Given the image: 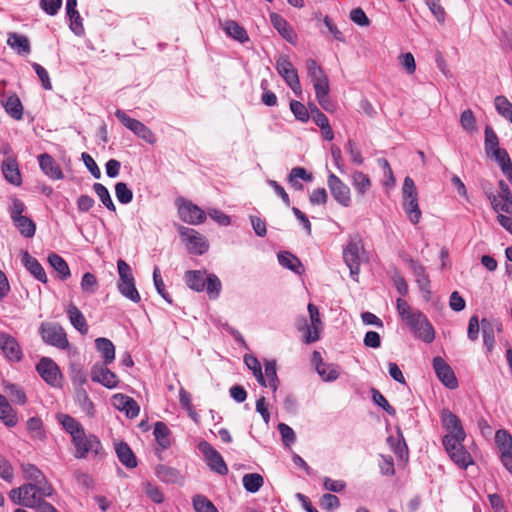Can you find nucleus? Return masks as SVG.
<instances>
[{
    "mask_svg": "<svg viewBox=\"0 0 512 512\" xmlns=\"http://www.w3.org/2000/svg\"><path fill=\"white\" fill-rule=\"evenodd\" d=\"M433 368L439 380L448 388L454 389L457 387V379L452 368L441 357L433 359Z\"/></svg>",
    "mask_w": 512,
    "mask_h": 512,
    "instance_id": "obj_16",
    "label": "nucleus"
},
{
    "mask_svg": "<svg viewBox=\"0 0 512 512\" xmlns=\"http://www.w3.org/2000/svg\"><path fill=\"white\" fill-rule=\"evenodd\" d=\"M12 221L23 237L32 238L35 235L36 225L29 217L21 216Z\"/></svg>",
    "mask_w": 512,
    "mask_h": 512,
    "instance_id": "obj_32",
    "label": "nucleus"
},
{
    "mask_svg": "<svg viewBox=\"0 0 512 512\" xmlns=\"http://www.w3.org/2000/svg\"><path fill=\"white\" fill-rule=\"evenodd\" d=\"M115 450L119 461L127 468H134L137 466L136 457L127 443H117L115 445Z\"/></svg>",
    "mask_w": 512,
    "mask_h": 512,
    "instance_id": "obj_24",
    "label": "nucleus"
},
{
    "mask_svg": "<svg viewBox=\"0 0 512 512\" xmlns=\"http://www.w3.org/2000/svg\"><path fill=\"white\" fill-rule=\"evenodd\" d=\"M95 346L98 352L101 353L106 365L111 364L115 359V346L107 338L99 337L95 340Z\"/></svg>",
    "mask_w": 512,
    "mask_h": 512,
    "instance_id": "obj_23",
    "label": "nucleus"
},
{
    "mask_svg": "<svg viewBox=\"0 0 512 512\" xmlns=\"http://www.w3.org/2000/svg\"><path fill=\"white\" fill-rule=\"evenodd\" d=\"M31 484L34 486V490H36L37 496L41 499L42 497H49L53 494L54 489L52 485L47 481L45 476H43V479Z\"/></svg>",
    "mask_w": 512,
    "mask_h": 512,
    "instance_id": "obj_60",
    "label": "nucleus"
},
{
    "mask_svg": "<svg viewBox=\"0 0 512 512\" xmlns=\"http://www.w3.org/2000/svg\"><path fill=\"white\" fill-rule=\"evenodd\" d=\"M494 104L497 112L512 123V103L504 96H497Z\"/></svg>",
    "mask_w": 512,
    "mask_h": 512,
    "instance_id": "obj_49",
    "label": "nucleus"
},
{
    "mask_svg": "<svg viewBox=\"0 0 512 512\" xmlns=\"http://www.w3.org/2000/svg\"><path fill=\"white\" fill-rule=\"evenodd\" d=\"M57 418L65 431L71 436L75 447L74 457L76 459H85L90 454L95 456L100 454L102 444L97 436L87 434L82 424L67 414H60Z\"/></svg>",
    "mask_w": 512,
    "mask_h": 512,
    "instance_id": "obj_1",
    "label": "nucleus"
},
{
    "mask_svg": "<svg viewBox=\"0 0 512 512\" xmlns=\"http://www.w3.org/2000/svg\"><path fill=\"white\" fill-rule=\"evenodd\" d=\"M40 334L42 340L51 346L59 349H66L69 345L67 335L64 329L56 323L43 322L40 325Z\"/></svg>",
    "mask_w": 512,
    "mask_h": 512,
    "instance_id": "obj_6",
    "label": "nucleus"
},
{
    "mask_svg": "<svg viewBox=\"0 0 512 512\" xmlns=\"http://www.w3.org/2000/svg\"><path fill=\"white\" fill-rule=\"evenodd\" d=\"M270 21L274 28L288 41H292L294 38V33L290 28L287 21L277 13H271Z\"/></svg>",
    "mask_w": 512,
    "mask_h": 512,
    "instance_id": "obj_33",
    "label": "nucleus"
},
{
    "mask_svg": "<svg viewBox=\"0 0 512 512\" xmlns=\"http://www.w3.org/2000/svg\"><path fill=\"white\" fill-rule=\"evenodd\" d=\"M21 468L26 479L33 482L43 479L44 474L35 465L27 463L23 464Z\"/></svg>",
    "mask_w": 512,
    "mask_h": 512,
    "instance_id": "obj_64",
    "label": "nucleus"
},
{
    "mask_svg": "<svg viewBox=\"0 0 512 512\" xmlns=\"http://www.w3.org/2000/svg\"><path fill=\"white\" fill-rule=\"evenodd\" d=\"M221 281L215 274H209L206 278L205 289L211 299H216L221 291Z\"/></svg>",
    "mask_w": 512,
    "mask_h": 512,
    "instance_id": "obj_51",
    "label": "nucleus"
},
{
    "mask_svg": "<svg viewBox=\"0 0 512 512\" xmlns=\"http://www.w3.org/2000/svg\"><path fill=\"white\" fill-rule=\"evenodd\" d=\"M76 401L86 415L89 417L94 416V404L83 387L76 388Z\"/></svg>",
    "mask_w": 512,
    "mask_h": 512,
    "instance_id": "obj_39",
    "label": "nucleus"
},
{
    "mask_svg": "<svg viewBox=\"0 0 512 512\" xmlns=\"http://www.w3.org/2000/svg\"><path fill=\"white\" fill-rule=\"evenodd\" d=\"M117 269L119 274V281L117 284L119 292L130 301L139 303L141 301V297L136 289L134 276L130 266L124 260L119 259L117 262Z\"/></svg>",
    "mask_w": 512,
    "mask_h": 512,
    "instance_id": "obj_3",
    "label": "nucleus"
},
{
    "mask_svg": "<svg viewBox=\"0 0 512 512\" xmlns=\"http://www.w3.org/2000/svg\"><path fill=\"white\" fill-rule=\"evenodd\" d=\"M222 28L229 37L241 43L249 40L246 30L233 20L224 21L222 23Z\"/></svg>",
    "mask_w": 512,
    "mask_h": 512,
    "instance_id": "obj_25",
    "label": "nucleus"
},
{
    "mask_svg": "<svg viewBox=\"0 0 512 512\" xmlns=\"http://www.w3.org/2000/svg\"><path fill=\"white\" fill-rule=\"evenodd\" d=\"M396 308L402 321L413 331L417 338L425 343L434 341L435 330L420 310L412 309L403 298L397 299Z\"/></svg>",
    "mask_w": 512,
    "mask_h": 512,
    "instance_id": "obj_2",
    "label": "nucleus"
},
{
    "mask_svg": "<svg viewBox=\"0 0 512 512\" xmlns=\"http://www.w3.org/2000/svg\"><path fill=\"white\" fill-rule=\"evenodd\" d=\"M441 419L443 427L448 431V433H456L460 431H464L459 418L453 414L448 409H444L441 413Z\"/></svg>",
    "mask_w": 512,
    "mask_h": 512,
    "instance_id": "obj_34",
    "label": "nucleus"
},
{
    "mask_svg": "<svg viewBox=\"0 0 512 512\" xmlns=\"http://www.w3.org/2000/svg\"><path fill=\"white\" fill-rule=\"evenodd\" d=\"M169 428L167 425L163 422H157L154 427V436L158 442V444L166 449L170 446V440H169Z\"/></svg>",
    "mask_w": 512,
    "mask_h": 512,
    "instance_id": "obj_44",
    "label": "nucleus"
},
{
    "mask_svg": "<svg viewBox=\"0 0 512 512\" xmlns=\"http://www.w3.org/2000/svg\"><path fill=\"white\" fill-rule=\"evenodd\" d=\"M95 194L99 197L102 204L110 211L115 212L116 207L112 201L108 189L101 183H95L93 185Z\"/></svg>",
    "mask_w": 512,
    "mask_h": 512,
    "instance_id": "obj_45",
    "label": "nucleus"
},
{
    "mask_svg": "<svg viewBox=\"0 0 512 512\" xmlns=\"http://www.w3.org/2000/svg\"><path fill=\"white\" fill-rule=\"evenodd\" d=\"M49 264L57 271L60 278L66 280L70 277V269L67 262L58 254L52 253L48 256Z\"/></svg>",
    "mask_w": 512,
    "mask_h": 512,
    "instance_id": "obj_37",
    "label": "nucleus"
},
{
    "mask_svg": "<svg viewBox=\"0 0 512 512\" xmlns=\"http://www.w3.org/2000/svg\"><path fill=\"white\" fill-rule=\"evenodd\" d=\"M495 443L500 454L512 450V435L505 429H499L495 433Z\"/></svg>",
    "mask_w": 512,
    "mask_h": 512,
    "instance_id": "obj_43",
    "label": "nucleus"
},
{
    "mask_svg": "<svg viewBox=\"0 0 512 512\" xmlns=\"http://www.w3.org/2000/svg\"><path fill=\"white\" fill-rule=\"evenodd\" d=\"M290 109L297 120L301 122H307L309 120L310 115L308 109L301 102L292 100L290 102Z\"/></svg>",
    "mask_w": 512,
    "mask_h": 512,
    "instance_id": "obj_58",
    "label": "nucleus"
},
{
    "mask_svg": "<svg viewBox=\"0 0 512 512\" xmlns=\"http://www.w3.org/2000/svg\"><path fill=\"white\" fill-rule=\"evenodd\" d=\"M70 377L73 384L82 387L87 383V375L83 368L78 364H72L70 366Z\"/></svg>",
    "mask_w": 512,
    "mask_h": 512,
    "instance_id": "obj_59",
    "label": "nucleus"
},
{
    "mask_svg": "<svg viewBox=\"0 0 512 512\" xmlns=\"http://www.w3.org/2000/svg\"><path fill=\"white\" fill-rule=\"evenodd\" d=\"M485 151L487 155H490L496 149H501L499 147V140L494 132V130L490 126H486L485 128Z\"/></svg>",
    "mask_w": 512,
    "mask_h": 512,
    "instance_id": "obj_53",
    "label": "nucleus"
},
{
    "mask_svg": "<svg viewBox=\"0 0 512 512\" xmlns=\"http://www.w3.org/2000/svg\"><path fill=\"white\" fill-rule=\"evenodd\" d=\"M1 170L4 178L12 185L20 186L22 177L15 157L8 156L1 163Z\"/></svg>",
    "mask_w": 512,
    "mask_h": 512,
    "instance_id": "obj_19",
    "label": "nucleus"
},
{
    "mask_svg": "<svg viewBox=\"0 0 512 512\" xmlns=\"http://www.w3.org/2000/svg\"><path fill=\"white\" fill-rule=\"evenodd\" d=\"M22 263L25 268L40 282H47V275L39 261L32 257L27 251L22 253Z\"/></svg>",
    "mask_w": 512,
    "mask_h": 512,
    "instance_id": "obj_21",
    "label": "nucleus"
},
{
    "mask_svg": "<svg viewBox=\"0 0 512 512\" xmlns=\"http://www.w3.org/2000/svg\"><path fill=\"white\" fill-rule=\"evenodd\" d=\"M7 44L19 54H28L31 50L28 38L18 33H10L8 35Z\"/></svg>",
    "mask_w": 512,
    "mask_h": 512,
    "instance_id": "obj_30",
    "label": "nucleus"
},
{
    "mask_svg": "<svg viewBox=\"0 0 512 512\" xmlns=\"http://www.w3.org/2000/svg\"><path fill=\"white\" fill-rule=\"evenodd\" d=\"M306 69L307 74L311 78L312 82L326 76L322 68L317 64V62L314 59L310 58L306 61Z\"/></svg>",
    "mask_w": 512,
    "mask_h": 512,
    "instance_id": "obj_63",
    "label": "nucleus"
},
{
    "mask_svg": "<svg viewBox=\"0 0 512 512\" xmlns=\"http://www.w3.org/2000/svg\"><path fill=\"white\" fill-rule=\"evenodd\" d=\"M328 186L334 199L344 207L351 203L350 188L335 174L328 176Z\"/></svg>",
    "mask_w": 512,
    "mask_h": 512,
    "instance_id": "obj_14",
    "label": "nucleus"
},
{
    "mask_svg": "<svg viewBox=\"0 0 512 512\" xmlns=\"http://www.w3.org/2000/svg\"><path fill=\"white\" fill-rule=\"evenodd\" d=\"M279 263L294 272L299 273V269L302 268V264L299 259L291 254L290 252H282L278 254Z\"/></svg>",
    "mask_w": 512,
    "mask_h": 512,
    "instance_id": "obj_46",
    "label": "nucleus"
},
{
    "mask_svg": "<svg viewBox=\"0 0 512 512\" xmlns=\"http://www.w3.org/2000/svg\"><path fill=\"white\" fill-rule=\"evenodd\" d=\"M466 437L465 431H458L456 433H448L443 438V445L447 453H451L454 450L461 449L463 447L462 442Z\"/></svg>",
    "mask_w": 512,
    "mask_h": 512,
    "instance_id": "obj_35",
    "label": "nucleus"
},
{
    "mask_svg": "<svg viewBox=\"0 0 512 512\" xmlns=\"http://www.w3.org/2000/svg\"><path fill=\"white\" fill-rule=\"evenodd\" d=\"M156 475L166 483H181L183 481V477L177 469L166 465L157 466Z\"/></svg>",
    "mask_w": 512,
    "mask_h": 512,
    "instance_id": "obj_28",
    "label": "nucleus"
},
{
    "mask_svg": "<svg viewBox=\"0 0 512 512\" xmlns=\"http://www.w3.org/2000/svg\"><path fill=\"white\" fill-rule=\"evenodd\" d=\"M3 106L8 115L15 120H21L23 117V106L16 95L9 96L4 102Z\"/></svg>",
    "mask_w": 512,
    "mask_h": 512,
    "instance_id": "obj_31",
    "label": "nucleus"
},
{
    "mask_svg": "<svg viewBox=\"0 0 512 512\" xmlns=\"http://www.w3.org/2000/svg\"><path fill=\"white\" fill-rule=\"evenodd\" d=\"M460 124L461 127L469 133L476 131V119L472 110L467 109L461 113Z\"/></svg>",
    "mask_w": 512,
    "mask_h": 512,
    "instance_id": "obj_57",
    "label": "nucleus"
},
{
    "mask_svg": "<svg viewBox=\"0 0 512 512\" xmlns=\"http://www.w3.org/2000/svg\"><path fill=\"white\" fill-rule=\"evenodd\" d=\"M36 370L42 379L53 387L61 385V372L58 365L50 358L43 357L36 366Z\"/></svg>",
    "mask_w": 512,
    "mask_h": 512,
    "instance_id": "obj_12",
    "label": "nucleus"
},
{
    "mask_svg": "<svg viewBox=\"0 0 512 512\" xmlns=\"http://www.w3.org/2000/svg\"><path fill=\"white\" fill-rule=\"evenodd\" d=\"M263 375L266 382L265 386L270 387L272 391L275 392L279 384L275 362H267L265 364V374Z\"/></svg>",
    "mask_w": 512,
    "mask_h": 512,
    "instance_id": "obj_47",
    "label": "nucleus"
},
{
    "mask_svg": "<svg viewBox=\"0 0 512 512\" xmlns=\"http://www.w3.org/2000/svg\"><path fill=\"white\" fill-rule=\"evenodd\" d=\"M67 314L73 327L77 329L81 334H87L88 325L86 319L82 312L74 304L69 305Z\"/></svg>",
    "mask_w": 512,
    "mask_h": 512,
    "instance_id": "obj_26",
    "label": "nucleus"
},
{
    "mask_svg": "<svg viewBox=\"0 0 512 512\" xmlns=\"http://www.w3.org/2000/svg\"><path fill=\"white\" fill-rule=\"evenodd\" d=\"M198 448L204 455L207 465L212 471L220 475H226L228 473V468L223 460V457L216 449L213 448L211 444H209L207 441H201L198 444Z\"/></svg>",
    "mask_w": 512,
    "mask_h": 512,
    "instance_id": "obj_11",
    "label": "nucleus"
},
{
    "mask_svg": "<svg viewBox=\"0 0 512 512\" xmlns=\"http://www.w3.org/2000/svg\"><path fill=\"white\" fill-rule=\"evenodd\" d=\"M98 288V281L94 274L87 272L81 280V289L85 293L94 294Z\"/></svg>",
    "mask_w": 512,
    "mask_h": 512,
    "instance_id": "obj_61",
    "label": "nucleus"
},
{
    "mask_svg": "<svg viewBox=\"0 0 512 512\" xmlns=\"http://www.w3.org/2000/svg\"><path fill=\"white\" fill-rule=\"evenodd\" d=\"M118 120L135 135L142 138L146 142L153 144L156 141L154 133L139 120L130 118L124 111L118 109L115 112Z\"/></svg>",
    "mask_w": 512,
    "mask_h": 512,
    "instance_id": "obj_10",
    "label": "nucleus"
},
{
    "mask_svg": "<svg viewBox=\"0 0 512 512\" xmlns=\"http://www.w3.org/2000/svg\"><path fill=\"white\" fill-rule=\"evenodd\" d=\"M0 350L11 362H19L23 358L22 349L16 338L3 331H0Z\"/></svg>",
    "mask_w": 512,
    "mask_h": 512,
    "instance_id": "obj_13",
    "label": "nucleus"
},
{
    "mask_svg": "<svg viewBox=\"0 0 512 512\" xmlns=\"http://www.w3.org/2000/svg\"><path fill=\"white\" fill-rule=\"evenodd\" d=\"M489 156H492L500 166L503 174L512 183V162L505 149H496Z\"/></svg>",
    "mask_w": 512,
    "mask_h": 512,
    "instance_id": "obj_22",
    "label": "nucleus"
},
{
    "mask_svg": "<svg viewBox=\"0 0 512 512\" xmlns=\"http://www.w3.org/2000/svg\"><path fill=\"white\" fill-rule=\"evenodd\" d=\"M178 231L182 240L187 243V249L190 253L201 255L208 250L209 245L205 237L196 230L180 226Z\"/></svg>",
    "mask_w": 512,
    "mask_h": 512,
    "instance_id": "obj_9",
    "label": "nucleus"
},
{
    "mask_svg": "<svg viewBox=\"0 0 512 512\" xmlns=\"http://www.w3.org/2000/svg\"><path fill=\"white\" fill-rule=\"evenodd\" d=\"M104 363H96L91 369V379L106 388H115L118 384V377Z\"/></svg>",
    "mask_w": 512,
    "mask_h": 512,
    "instance_id": "obj_15",
    "label": "nucleus"
},
{
    "mask_svg": "<svg viewBox=\"0 0 512 512\" xmlns=\"http://www.w3.org/2000/svg\"><path fill=\"white\" fill-rule=\"evenodd\" d=\"M488 199L492 205V208L500 214L504 212L508 215H512V197L496 196L493 193L486 192Z\"/></svg>",
    "mask_w": 512,
    "mask_h": 512,
    "instance_id": "obj_27",
    "label": "nucleus"
},
{
    "mask_svg": "<svg viewBox=\"0 0 512 512\" xmlns=\"http://www.w3.org/2000/svg\"><path fill=\"white\" fill-rule=\"evenodd\" d=\"M276 70L285 83L297 95H302V86L299 80L297 69L290 62L287 55H280L276 60Z\"/></svg>",
    "mask_w": 512,
    "mask_h": 512,
    "instance_id": "obj_5",
    "label": "nucleus"
},
{
    "mask_svg": "<svg viewBox=\"0 0 512 512\" xmlns=\"http://www.w3.org/2000/svg\"><path fill=\"white\" fill-rule=\"evenodd\" d=\"M20 488L23 489V491H21V494L23 495L22 506L34 508L41 499L37 496L34 486H32L31 483H28L20 486Z\"/></svg>",
    "mask_w": 512,
    "mask_h": 512,
    "instance_id": "obj_41",
    "label": "nucleus"
},
{
    "mask_svg": "<svg viewBox=\"0 0 512 512\" xmlns=\"http://www.w3.org/2000/svg\"><path fill=\"white\" fill-rule=\"evenodd\" d=\"M363 251V244L361 239L352 238L345 249L343 250V259L350 270V275L354 280H358V274L361 263V252Z\"/></svg>",
    "mask_w": 512,
    "mask_h": 512,
    "instance_id": "obj_7",
    "label": "nucleus"
},
{
    "mask_svg": "<svg viewBox=\"0 0 512 512\" xmlns=\"http://www.w3.org/2000/svg\"><path fill=\"white\" fill-rule=\"evenodd\" d=\"M206 278V273L199 270L187 271L185 274L187 285L197 292L205 289Z\"/></svg>",
    "mask_w": 512,
    "mask_h": 512,
    "instance_id": "obj_29",
    "label": "nucleus"
},
{
    "mask_svg": "<svg viewBox=\"0 0 512 512\" xmlns=\"http://www.w3.org/2000/svg\"><path fill=\"white\" fill-rule=\"evenodd\" d=\"M298 179H302L304 181H311L312 175L307 173V171L302 167H294L289 174L288 180L290 184L296 189H302V184L298 182Z\"/></svg>",
    "mask_w": 512,
    "mask_h": 512,
    "instance_id": "obj_48",
    "label": "nucleus"
},
{
    "mask_svg": "<svg viewBox=\"0 0 512 512\" xmlns=\"http://www.w3.org/2000/svg\"><path fill=\"white\" fill-rule=\"evenodd\" d=\"M352 185L355 188L357 194L363 196L371 188V180L368 175L361 171H355L352 173Z\"/></svg>",
    "mask_w": 512,
    "mask_h": 512,
    "instance_id": "obj_36",
    "label": "nucleus"
},
{
    "mask_svg": "<svg viewBox=\"0 0 512 512\" xmlns=\"http://www.w3.org/2000/svg\"><path fill=\"white\" fill-rule=\"evenodd\" d=\"M0 419L9 427L17 424V417L13 413L12 407L2 395H0Z\"/></svg>",
    "mask_w": 512,
    "mask_h": 512,
    "instance_id": "obj_38",
    "label": "nucleus"
},
{
    "mask_svg": "<svg viewBox=\"0 0 512 512\" xmlns=\"http://www.w3.org/2000/svg\"><path fill=\"white\" fill-rule=\"evenodd\" d=\"M313 361L316 363V370L323 381L332 382L339 377V368L335 364L324 363L318 351L313 352Z\"/></svg>",
    "mask_w": 512,
    "mask_h": 512,
    "instance_id": "obj_18",
    "label": "nucleus"
},
{
    "mask_svg": "<svg viewBox=\"0 0 512 512\" xmlns=\"http://www.w3.org/2000/svg\"><path fill=\"white\" fill-rule=\"evenodd\" d=\"M403 209L413 224L419 223L422 213L418 201L403 202Z\"/></svg>",
    "mask_w": 512,
    "mask_h": 512,
    "instance_id": "obj_54",
    "label": "nucleus"
},
{
    "mask_svg": "<svg viewBox=\"0 0 512 512\" xmlns=\"http://www.w3.org/2000/svg\"><path fill=\"white\" fill-rule=\"evenodd\" d=\"M308 312L310 317V324H308L306 318H301L297 322V328L299 331L304 333V342L311 344L319 340L320 333L323 329V323L320 319V313L318 308L310 303L308 305Z\"/></svg>",
    "mask_w": 512,
    "mask_h": 512,
    "instance_id": "obj_4",
    "label": "nucleus"
},
{
    "mask_svg": "<svg viewBox=\"0 0 512 512\" xmlns=\"http://www.w3.org/2000/svg\"><path fill=\"white\" fill-rule=\"evenodd\" d=\"M193 506L196 512H218L214 504L201 495L193 498Z\"/></svg>",
    "mask_w": 512,
    "mask_h": 512,
    "instance_id": "obj_55",
    "label": "nucleus"
},
{
    "mask_svg": "<svg viewBox=\"0 0 512 512\" xmlns=\"http://www.w3.org/2000/svg\"><path fill=\"white\" fill-rule=\"evenodd\" d=\"M242 483L246 491L256 493L262 487L264 479L258 473H248L243 476Z\"/></svg>",
    "mask_w": 512,
    "mask_h": 512,
    "instance_id": "obj_40",
    "label": "nucleus"
},
{
    "mask_svg": "<svg viewBox=\"0 0 512 512\" xmlns=\"http://www.w3.org/2000/svg\"><path fill=\"white\" fill-rule=\"evenodd\" d=\"M451 460L460 468L466 469L473 463V459L469 452L463 447L449 453Z\"/></svg>",
    "mask_w": 512,
    "mask_h": 512,
    "instance_id": "obj_42",
    "label": "nucleus"
},
{
    "mask_svg": "<svg viewBox=\"0 0 512 512\" xmlns=\"http://www.w3.org/2000/svg\"><path fill=\"white\" fill-rule=\"evenodd\" d=\"M115 195H116L117 200L121 204H128L133 199L132 191L123 182L116 183V185H115Z\"/></svg>",
    "mask_w": 512,
    "mask_h": 512,
    "instance_id": "obj_56",
    "label": "nucleus"
},
{
    "mask_svg": "<svg viewBox=\"0 0 512 512\" xmlns=\"http://www.w3.org/2000/svg\"><path fill=\"white\" fill-rule=\"evenodd\" d=\"M244 362L247 365V367L253 371V374L257 381L261 385H266L264 375L262 373L261 365L258 361V359L252 355H245Z\"/></svg>",
    "mask_w": 512,
    "mask_h": 512,
    "instance_id": "obj_52",
    "label": "nucleus"
},
{
    "mask_svg": "<svg viewBox=\"0 0 512 512\" xmlns=\"http://www.w3.org/2000/svg\"><path fill=\"white\" fill-rule=\"evenodd\" d=\"M372 400L376 405L383 408L389 415L394 416L396 414V410L377 389H372Z\"/></svg>",
    "mask_w": 512,
    "mask_h": 512,
    "instance_id": "obj_62",
    "label": "nucleus"
},
{
    "mask_svg": "<svg viewBox=\"0 0 512 512\" xmlns=\"http://www.w3.org/2000/svg\"><path fill=\"white\" fill-rule=\"evenodd\" d=\"M112 405L119 411L125 412L128 418H135L138 416L140 407L137 402L122 393H118L112 396L111 399Z\"/></svg>",
    "mask_w": 512,
    "mask_h": 512,
    "instance_id": "obj_17",
    "label": "nucleus"
},
{
    "mask_svg": "<svg viewBox=\"0 0 512 512\" xmlns=\"http://www.w3.org/2000/svg\"><path fill=\"white\" fill-rule=\"evenodd\" d=\"M176 205L180 219L191 225H199L206 220V214L197 205L184 198H177Z\"/></svg>",
    "mask_w": 512,
    "mask_h": 512,
    "instance_id": "obj_8",
    "label": "nucleus"
},
{
    "mask_svg": "<svg viewBox=\"0 0 512 512\" xmlns=\"http://www.w3.org/2000/svg\"><path fill=\"white\" fill-rule=\"evenodd\" d=\"M402 197L403 202L418 201V193L414 180L408 176L404 179Z\"/></svg>",
    "mask_w": 512,
    "mask_h": 512,
    "instance_id": "obj_50",
    "label": "nucleus"
},
{
    "mask_svg": "<svg viewBox=\"0 0 512 512\" xmlns=\"http://www.w3.org/2000/svg\"><path fill=\"white\" fill-rule=\"evenodd\" d=\"M39 166L43 173L52 180L63 179L64 174L59 164L47 153L38 156Z\"/></svg>",
    "mask_w": 512,
    "mask_h": 512,
    "instance_id": "obj_20",
    "label": "nucleus"
}]
</instances>
